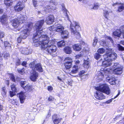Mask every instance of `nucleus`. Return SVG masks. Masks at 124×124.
Masks as SVG:
<instances>
[{"mask_svg":"<svg viewBox=\"0 0 124 124\" xmlns=\"http://www.w3.org/2000/svg\"><path fill=\"white\" fill-rule=\"evenodd\" d=\"M44 22V20H42L38 21L35 24L34 27L36 33L33 35V43L35 46L41 45L42 50L53 55L55 54L57 49L56 46L53 44L55 43V40L54 39L50 40L46 35H43L44 33L42 27Z\"/></svg>","mask_w":124,"mask_h":124,"instance_id":"nucleus-1","label":"nucleus"},{"mask_svg":"<svg viewBox=\"0 0 124 124\" xmlns=\"http://www.w3.org/2000/svg\"><path fill=\"white\" fill-rule=\"evenodd\" d=\"M96 89L97 91L95 96L96 99L99 100L104 99L105 98V96L101 92L105 93L107 95L109 94L110 93L109 88L106 84L100 85L99 87H96Z\"/></svg>","mask_w":124,"mask_h":124,"instance_id":"nucleus-2","label":"nucleus"},{"mask_svg":"<svg viewBox=\"0 0 124 124\" xmlns=\"http://www.w3.org/2000/svg\"><path fill=\"white\" fill-rule=\"evenodd\" d=\"M36 61H34L29 64V66L34 71L31 74L30 77L31 79L34 81H36L38 76V73L35 71L37 70L41 72H43L42 68L40 64V63L36 64Z\"/></svg>","mask_w":124,"mask_h":124,"instance_id":"nucleus-3","label":"nucleus"},{"mask_svg":"<svg viewBox=\"0 0 124 124\" xmlns=\"http://www.w3.org/2000/svg\"><path fill=\"white\" fill-rule=\"evenodd\" d=\"M79 26L78 23L75 21H73L71 23L70 25V29L72 33L74 34L77 39L79 38L80 37V34L76 30V28H78Z\"/></svg>","mask_w":124,"mask_h":124,"instance_id":"nucleus-4","label":"nucleus"},{"mask_svg":"<svg viewBox=\"0 0 124 124\" xmlns=\"http://www.w3.org/2000/svg\"><path fill=\"white\" fill-rule=\"evenodd\" d=\"M114 70H113V73L116 74H120L122 72L123 67L120 64L117 63H115L112 66Z\"/></svg>","mask_w":124,"mask_h":124,"instance_id":"nucleus-5","label":"nucleus"},{"mask_svg":"<svg viewBox=\"0 0 124 124\" xmlns=\"http://www.w3.org/2000/svg\"><path fill=\"white\" fill-rule=\"evenodd\" d=\"M22 31L20 33V36L23 39H25L29 33L31 29V26L30 24H28Z\"/></svg>","mask_w":124,"mask_h":124,"instance_id":"nucleus-6","label":"nucleus"},{"mask_svg":"<svg viewBox=\"0 0 124 124\" xmlns=\"http://www.w3.org/2000/svg\"><path fill=\"white\" fill-rule=\"evenodd\" d=\"M103 57L105 60H108L111 61L116 59L117 54L111 52L108 53L104 54Z\"/></svg>","mask_w":124,"mask_h":124,"instance_id":"nucleus-7","label":"nucleus"},{"mask_svg":"<svg viewBox=\"0 0 124 124\" xmlns=\"http://www.w3.org/2000/svg\"><path fill=\"white\" fill-rule=\"evenodd\" d=\"M24 7V6L23 3L19 1L14 7V9L16 11L20 12L21 11Z\"/></svg>","mask_w":124,"mask_h":124,"instance_id":"nucleus-8","label":"nucleus"},{"mask_svg":"<svg viewBox=\"0 0 124 124\" xmlns=\"http://www.w3.org/2000/svg\"><path fill=\"white\" fill-rule=\"evenodd\" d=\"M50 5L49 6H46L44 8V10L46 11V10L47 9H53L54 10L55 9V7L53 6H51V5L53 4L54 5L56 6L57 5L58 3L56 1L54 0H51L50 1Z\"/></svg>","mask_w":124,"mask_h":124,"instance_id":"nucleus-9","label":"nucleus"},{"mask_svg":"<svg viewBox=\"0 0 124 124\" xmlns=\"http://www.w3.org/2000/svg\"><path fill=\"white\" fill-rule=\"evenodd\" d=\"M62 118L56 115H54L53 116L52 120L54 124H58L61 121Z\"/></svg>","mask_w":124,"mask_h":124,"instance_id":"nucleus-10","label":"nucleus"},{"mask_svg":"<svg viewBox=\"0 0 124 124\" xmlns=\"http://www.w3.org/2000/svg\"><path fill=\"white\" fill-rule=\"evenodd\" d=\"M54 16L52 15H50L47 17L45 22L47 24L50 25L52 24L54 22Z\"/></svg>","mask_w":124,"mask_h":124,"instance_id":"nucleus-11","label":"nucleus"},{"mask_svg":"<svg viewBox=\"0 0 124 124\" xmlns=\"http://www.w3.org/2000/svg\"><path fill=\"white\" fill-rule=\"evenodd\" d=\"M20 99V102L21 103H24L25 99V94L23 92H21L18 94Z\"/></svg>","mask_w":124,"mask_h":124,"instance_id":"nucleus-12","label":"nucleus"},{"mask_svg":"<svg viewBox=\"0 0 124 124\" xmlns=\"http://www.w3.org/2000/svg\"><path fill=\"white\" fill-rule=\"evenodd\" d=\"M64 27L59 24L56 26V31L61 33L64 30Z\"/></svg>","mask_w":124,"mask_h":124,"instance_id":"nucleus-13","label":"nucleus"},{"mask_svg":"<svg viewBox=\"0 0 124 124\" xmlns=\"http://www.w3.org/2000/svg\"><path fill=\"white\" fill-rule=\"evenodd\" d=\"M112 64L111 62L108 60H105L102 62V66L105 67L110 66Z\"/></svg>","mask_w":124,"mask_h":124,"instance_id":"nucleus-14","label":"nucleus"},{"mask_svg":"<svg viewBox=\"0 0 124 124\" xmlns=\"http://www.w3.org/2000/svg\"><path fill=\"white\" fill-rule=\"evenodd\" d=\"M72 48L74 50L76 51H79L81 49V47L79 44H76L72 46Z\"/></svg>","mask_w":124,"mask_h":124,"instance_id":"nucleus-15","label":"nucleus"},{"mask_svg":"<svg viewBox=\"0 0 124 124\" xmlns=\"http://www.w3.org/2000/svg\"><path fill=\"white\" fill-rule=\"evenodd\" d=\"M20 23L18 19H14L12 22V26L14 28H16L19 26Z\"/></svg>","mask_w":124,"mask_h":124,"instance_id":"nucleus-16","label":"nucleus"},{"mask_svg":"<svg viewBox=\"0 0 124 124\" xmlns=\"http://www.w3.org/2000/svg\"><path fill=\"white\" fill-rule=\"evenodd\" d=\"M61 36L62 38L67 39L69 37V33L67 30H65L62 32L61 33Z\"/></svg>","mask_w":124,"mask_h":124,"instance_id":"nucleus-17","label":"nucleus"},{"mask_svg":"<svg viewBox=\"0 0 124 124\" xmlns=\"http://www.w3.org/2000/svg\"><path fill=\"white\" fill-rule=\"evenodd\" d=\"M107 79L111 85H114L116 84L115 81L116 79L115 77H113L111 78H108Z\"/></svg>","mask_w":124,"mask_h":124,"instance_id":"nucleus-18","label":"nucleus"},{"mask_svg":"<svg viewBox=\"0 0 124 124\" xmlns=\"http://www.w3.org/2000/svg\"><path fill=\"white\" fill-rule=\"evenodd\" d=\"M18 18L19 20V21H20V23H23L27 20V17L26 16H23L20 15Z\"/></svg>","mask_w":124,"mask_h":124,"instance_id":"nucleus-19","label":"nucleus"},{"mask_svg":"<svg viewBox=\"0 0 124 124\" xmlns=\"http://www.w3.org/2000/svg\"><path fill=\"white\" fill-rule=\"evenodd\" d=\"M63 50L64 53L68 54H70L72 51L71 48L68 46L65 47L64 48Z\"/></svg>","mask_w":124,"mask_h":124,"instance_id":"nucleus-20","label":"nucleus"},{"mask_svg":"<svg viewBox=\"0 0 124 124\" xmlns=\"http://www.w3.org/2000/svg\"><path fill=\"white\" fill-rule=\"evenodd\" d=\"M121 31L119 29L116 30L113 33V34L114 35L118 37H120L121 36Z\"/></svg>","mask_w":124,"mask_h":124,"instance_id":"nucleus-21","label":"nucleus"},{"mask_svg":"<svg viewBox=\"0 0 124 124\" xmlns=\"http://www.w3.org/2000/svg\"><path fill=\"white\" fill-rule=\"evenodd\" d=\"M78 71V67L76 65H74L72 68V70L71 71L72 74H75L77 73Z\"/></svg>","mask_w":124,"mask_h":124,"instance_id":"nucleus-22","label":"nucleus"},{"mask_svg":"<svg viewBox=\"0 0 124 124\" xmlns=\"http://www.w3.org/2000/svg\"><path fill=\"white\" fill-rule=\"evenodd\" d=\"M29 51V50L28 48H24L23 49L21 52L23 54L27 55L30 54Z\"/></svg>","mask_w":124,"mask_h":124,"instance_id":"nucleus-23","label":"nucleus"},{"mask_svg":"<svg viewBox=\"0 0 124 124\" xmlns=\"http://www.w3.org/2000/svg\"><path fill=\"white\" fill-rule=\"evenodd\" d=\"M32 88V86L27 85L26 86H25L23 88L26 91L30 92L31 91Z\"/></svg>","mask_w":124,"mask_h":124,"instance_id":"nucleus-24","label":"nucleus"},{"mask_svg":"<svg viewBox=\"0 0 124 124\" xmlns=\"http://www.w3.org/2000/svg\"><path fill=\"white\" fill-rule=\"evenodd\" d=\"M62 11L63 12V13L65 16V18L67 20H69V18L68 16V15L67 12L68 11L64 7H63L62 8Z\"/></svg>","mask_w":124,"mask_h":124,"instance_id":"nucleus-25","label":"nucleus"},{"mask_svg":"<svg viewBox=\"0 0 124 124\" xmlns=\"http://www.w3.org/2000/svg\"><path fill=\"white\" fill-rule=\"evenodd\" d=\"M67 62H65L64 65L66 68L68 69L70 68L71 67L72 63H71V62H69V63Z\"/></svg>","mask_w":124,"mask_h":124,"instance_id":"nucleus-26","label":"nucleus"},{"mask_svg":"<svg viewBox=\"0 0 124 124\" xmlns=\"http://www.w3.org/2000/svg\"><path fill=\"white\" fill-rule=\"evenodd\" d=\"M57 44L58 47H62L65 45V43L64 41H62L57 42Z\"/></svg>","mask_w":124,"mask_h":124,"instance_id":"nucleus-27","label":"nucleus"},{"mask_svg":"<svg viewBox=\"0 0 124 124\" xmlns=\"http://www.w3.org/2000/svg\"><path fill=\"white\" fill-rule=\"evenodd\" d=\"M89 62L88 60H85L83 65L85 68L87 69L89 67Z\"/></svg>","mask_w":124,"mask_h":124,"instance_id":"nucleus-28","label":"nucleus"},{"mask_svg":"<svg viewBox=\"0 0 124 124\" xmlns=\"http://www.w3.org/2000/svg\"><path fill=\"white\" fill-rule=\"evenodd\" d=\"M12 0H5V4L8 6L12 5Z\"/></svg>","mask_w":124,"mask_h":124,"instance_id":"nucleus-29","label":"nucleus"},{"mask_svg":"<svg viewBox=\"0 0 124 124\" xmlns=\"http://www.w3.org/2000/svg\"><path fill=\"white\" fill-rule=\"evenodd\" d=\"M120 92H119L118 94L114 98V99H115L120 94ZM113 98H112L111 99L109 100L108 101H106L105 103L106 104H108L110 103L112 101V100H113Z\"/></svg>","mask_w":124,"mask_h":124,"instance_id":"nucleus-30","label":"nucleus"},{"mask_svg":"<svg viewBox=\"0 0 124 124\" xmlns=\"http://www.w3.org/2000/svg\"><path fill=\"white\" fill-rule=\"evenodd\" d=\"M121 5L118 8V11L119 12H121L124 10V6L123 4H121Z\"/></svg>","mask_w":124,"mask_h":124,"instance_id":"nucleus-31","label":"nucleus"},{"mask_svg":"<svg viewBox=\"0 0 124 124\" xmlns=\"http://www.w3.org/2000/svg\"><path fill=\"white\" fill-rule=\"evenodd\" d=\"M99 75L98 76V78L100 79H102L104 77V75L103 73L99 72Z\"/></svg>","mask_w":124,"mask_h":124,"instance_id":"nucleus-32","label":"nucleus"},{"mask_svg":"<svg viewBox=\"0 0 124 124\" xmlns=\"http://www.w3.org/2000/svg\"><path fill=\"white\" fill-rule=\"evenodd\" d=\"M65 62H71V63H72L73 62L72 60V58L69 57H66L65 59Z\"/></svg>","mask_w":124,"mask_h":124,"instance_id":"nucleus-33","label":"nucleus"},{"mask_svg":"<svg viewBox=\"0 0 124 124\" xmlns=\"http://www.w3.org/2000/svg\"><path fill=\"white\" fill-rule=\"evenodd\" d=\"M101 55L98 53H96L94 55V57L96 60H98L101 57Z\"/></svg>","mask_w":124,"mask_h":124,"instance_id":"nucleus-34","label":"nucleus"},{"mask_svg":"<svg viewBox=\"0 0 124 124\" xmlns=\"http://www.w3.org/2000/svg\"><path fill=\"white\" fill-rule=\"evenodd\" d=\"M48 29L51 31H56V25L52 26L49 27Z\"/></svg>","mask_w":124,"mask_h":124,"instance_id":"nucleus-35","label":"nucleus"},{"mask_svg":"<svg viewBox=\"0 0 124 124\" xmlns=\"http://www.w3.org/2000/svg\"><path fill=\"white\" fill-rule=\"evenodd\" d=\"M109 12L105 10L103 12V15L106 18L108 19V16L109 15Z\"/></svg>","mask_w":124,"mask_h":124,"instance_id":"nucleus-36","label":"nucleus"},{"mask_svg":"<svg viewBox=\"0 0 124 124\" xmlns=\"http://www.w3.org/2000/svg\"><path fill=\"white\" fill-rule=\"evenodd\" d=\"M104 38H105V39L106 40H107L108 39L112 43L113 42V41L112 40V39L110 37L107 36L106 35H105L104 36Z\"/></svg>","mask_w":124,"mask_h":124,"instance_id":"nucleus-37","label":"nucleus"},{"mask_svg":"<svg viewBox=\"0 0 124 124\" xmlns=\"http://www.w3.org/2000/svg\"><path fill=\"white\" fill-rule=\"evenodd\" d=\"M20 85L22 87L24 88L27 85V82L25 81H21L20 83Z\"/></svg>","mask_w":124,"mask_h":124,"instance_id":"nucleus-38","label":"nucleus"},{"mask_svg":"<svg viewBox=\"0 0 124 124\" xmlns=\"http://www.w3.org/2000/svg\"><path fill=\"white\" fill-rule=\"evenodd\" d=\"M117 46L119 51H124V47L120 45V44H117Z\"/></svg>","mask_w":124,"mask_h":124,"instance_id":"nucleus-39","label":"nucleus"},{"mask_svg":"<svg viewBox=\"0 0 124 124\" xmlns=\"http://www.w3.org/2000/svg\"><path fill=\"white\" fill-rule=\"evenodd\" d=\"M105 51V50L103 48H101L99 49L98 50L97 52L98 53L102 54Z\"/></svg>","mask_w":124,"mask_h":124,"instance_id":"nucleus-40","label":"nucleus"},{"mask_svg":"<svg viewBox=\"0 0 124 124\" xmlns=\"http://www.w3.org/2000/svg\"><path fill=\"white\" fill-rule=\"evenodd\" d=\"M5 87H3L2 89V92H1V94L3 97L5 96L6 94V93L5 90Z\"/></svg>","mask_w":124,"mask_h":124,"instance_id":"nucleus-41","label":"nucleus"},{"mask_svg":"<svg viewBox=\"0 0 124 124\" xmlns=\"http://www.w3.org/2000/svg\"><path fill=\"white\" fill-rule=\"evenodd\" d=\"M1 22L3 24H5L7 23V19L1 18Z\"/></svg>","mask_w":124,"mask_h":124,"instance_id":"nucleus-42","label":"nucleus"},{"mask_svg":"<svg viewBox=\"0 0 124 124\" xmlns=\"http://www.w3.org/2000/svg\"><path fill=\"white\" fill-rule=\"evenodd\" d=\"M97 39L96 37H95L94 39L93 40V45L94 46H96L97 43Z\"/></svg>","mask_w":124,"mask_h":124,"instance_id":"nucleus-43","label":"nucleus"},{"mask_svg":"<svg viewBox=\"0 0 124 124\" xmlns=\"http://www.w3.org/2000/svg\"><path fill=\"white\" fill-rule=\"evenodd\" d=\"M11 88L13 91L16 92V88L15 85L14 84H12L11 86Z\"/></svg>","mask_w":124,"mask_h":124,"instance_id":"nucleus-44","label":"nucleus"},{"mask_svg":"<svg viewBox=\"0 0 124 124\" xmlns=\"http://www.w3.org/2000/svg\"><path fill=\"white\" fill-rule=\"evenodd\" d=\"M100 45L102 46H106V42L102 40H101L100 41Z\"/></svg>","mask_w":124,"mask_h":124,"instance_id":"nucleus-45","label":"nucleus"},{"mask_svg":"<svg viewBox=\"0 0 124 124\" xmlns=\"http://www.w3.org/2000/svg\"><path fill=\"white\" fill-rule=\"evenodd\" d=\"M4 46L5 47L7 46H10L11 47L10 44L7 41H5L4 42Z\"/></svg>","mask_w":124,"mask_h":124,"instance_id":"nucleus-46","label":"nucleus"},{"mask_svg":"<svg viewBox=\"0 0 124 124\" xmlns=\"http://www.w3.org/2000/svg\"><path fill=\"white\" fill-rule=\"evenodd\" d=\"M17 70L19 73H20L21 74H23L24 73V70L23 69H22V70L18 69Z\"/></svg>","mask_w":124,"mask_h":124,"instance_id":"nucleus-47","label":"nucleus"},{"mask_svg":"<svg viewBox=\"0 0 124 124\" xmlns=\"http://www.w3.org/2000/svg\"><path fill=\"white\" fill-rule=\"evenodd\" d=\"M33 5L35 7L38 6L37 0H33Z\"/></svg>","mask_w":124,"mask_h":124,"instance_id":"nucleus-48","label":"nucleus"},{"mask_svg":"<svg viewBox=\"0 0 124 124\" xmlns=\"http://www.w3.org/2000/svg\"><path fill=\"white\" fill-rule=\"evenodd\" d=\"M99 7V4L97 3H96L94 4V6L93 8L94 9H97Z\"/></svg>","mask_w":124,"mask_h":124,"instance_id":"nucleus-49","label":"nucleus"},{"mask_svg":"<svg viewBox=\"0 0 124 124\" xmlns=\"http://www.w3.org/2000/svg\"><path fill=\"white\" fill-rule=\"evenodd\" d=\"M54 100V99L53 97L51 96H50L48 99V101H53Z\"/></svg>","mask_w":124,"mask_h":124,"instance_id":"nucleus-50","label":"nucleus"},{"mask_svg":"<svg viewBox=\"0 0 124 124\" xmlns=\"http://www.w3.org/2000/svg\"><path fill=\"white\" fill-rule=\"evenodd\" d=\"M4 33L2 31H0V38H3L4 37Z\"/></svg>","mask_w":124,"mask_h":124,"instance_id":"nucleus-51","label":"nucleus"},{"mask_svg":"<svg viewBox=\"0 0 124 124\" xmlns=\"http://www.w3.org/2000/svg\"><path fill=\"white\" fill-rule=\"evenodd\" d=\"M10 96L12 97L15 94V92L14 91H10Z\"/></svg>","mask_w":124,"mask_h":124,"instance_id":"nucleus-52","label":"nucleus"},{"mask_svg":"<svg viewBox=\"0 0 124 124\" xmlns=\"http://www.w3.org/2000/svg\"><path fill=\"white\" fill-rule=\"evenodd\" d=\"M11 79L12 81L14 82H15V77L13 76V74H11Z\"/></svg>","mask_w":124,"mask_h":124,"instance_id":"nucleus-53","label":"nucleus"},{"mask_svg":"<svg viewBox=\"0 0 124 124\" xmlns=\"http://www.w3.org/2000/svg\"><path fill=\"white\" fill-rule=\"evenodd\" d=\"M119 29L121 31V33H123L124 32V26H122Z\"/></svg>","mask_w":124,"mask_h":124,"instance_id":"nucleus-54","label":"nucleus"},{"mask_svg":"<svg viewBox=\"0 0 124 124\" xmlns=\"http://www.w3.org/2000/svg\"><path fill=\"white\" fill-rule=\"evenodd\" d=\"M53 89L52 86H50L48 87L47 89L49 91H51Z\"/></svg>","mask_w":124,"mask_h":124,"instance_id":"nucleus-55","label":"nucleus"},{"mask_svg":"<svg viewBox=\"0 0 124 124\" xmlns=\"http://www.w3.org/2000/svg\"><path fill=\"white\" fill-rule=\"evenodd\" d=\"M105 70L103 72L105 74V75H107L108 73H109V69H106L105 70Z\"/></svg>","mask_w":124,"mask_h":124,"instance_id":"nucleus-56","label":"nucleus"},{"mask_svg":"<svg viewBox=\"0 0 124 124\" xmlns=\"http://www.w3.org/2000/svg\"><path fill=\"white\" fill-rule=\"evenodd\" d=\"M83 55L81 54H78V55H77L76 56V59H79Z\"/></svg>","mask_w":124,"mask_h":124,"instance_id":"nucleus-57","label":"nucleus"},{"mask_svg":"<svg viewBox=\"0 0 124 124\" xmlns=\"http://www.w3.org/2000/svg\"><path fill=\"white\" fill-rule=\"evenodd\" d=\"M4 57L5 58H7V57H9V54L8 53H6L4 54Z\"/></svg>","mask_w":124,"mask_h":124,"instance_id":"nucleus-58","label":"nucleus"},{"mask_svg":"<svg viewBox=\"0 0 124 124\" xmlns=\"http://www.w3.org/2000/svg\"><path fill=\"white\" fill-rule=\"evenodd\" d=\"M85 73V71L84 70L81 71L79 73V76H82L83 75L84 73Z\"/></svg>","mask_w":124,"mask_h":124,"instance_id":"nucleus-59","label":"nucleus"},{"mask_svg":"<svg viewBox=\"0 0 124 124\" xmlns=\"http://www.w3.org/2000/svg\"><path fill=\"white\" fill-rule=\"evenodd\" d=\"M20 64V60L19 59L17 60L16 63V65H19Z\"/></svg>","mask_w":124,"mask_h":124,"instance_id":"nucleus-60","label":"nucleus"},{"mask_svg":"<svg viewBox=\"0 0 124 124\" xmlns=\"http://www.w3.org/2000/svg\"><path fill=\"white\" fill-rule=\"evenodd\" d=\"M22 39V38H21L20 36L17 39V42L18 43H20L21 42Z\"/></svg>","mask_w":124,"mask_h":124,"instance_id":"nucleus-61","label":"nucleus"},{"mask_svg":"<svg viewBox=\"0 0 124 124\" xmlns=\"http://www.w3.org/2000/svg\"><path fill=\"white\" fill-rule=\"evenodd\" d=\"M7 16L6 15L4 14L1 17V18L7 19Z\"/></svg>","mask_w":124,"mask_h":124,"instance_id":"nucleus-62","label":"nucleus"},{"mask_svg":"<svg viewBox=\"0 0 124 124\" xmlns=\"http://www.w3.org/2000/svg\"><path fill=\"white\" fill-rule=\"evenodd\" d=\"M26 64L27 62H26L25 61L23 62L22 64V65L23 66H24L25 67H26Z\"/></svg>","mask_w":124,"mask_h":124,"instance_id":"nucleus-63","label":"nucleus"},{"mask_svg":"<svg viewBox=\"0 0 124 124\" xmlns=\"http://www.w3.org/2000/svg\"><path fill=\"white\" fill-rule=\"evenodd\" d=\"M124 109V108L123 107H122L121 108H119L118 110V111L119 112L122 111Z\"/></svg>","mask_w":124,"mask_h":124,"instance_id":"nucleus-64","label":"nucleus"}]
</instances>
